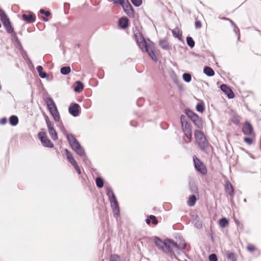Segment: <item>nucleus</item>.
<instances>
[{
	"mask_svg": "<svg viewBox=\"0 0 261 261\" xmlns=\"http://www.w3.org/2000/svg\"><path fill=\"white\" fill-rule=\"evenodd\" d=\"M136 42L140 48L143 51H146L154 61H156L158 58L155 54L154 44L150 40L146 41L143 37L139 33L138 35H136Z\"/></svg>",
	"mask_w": 261,
	"mask_h": 261,
	"instance_id": "1",
	"label": "nucleus"
},
{
	"mask_svg": "<svg viewBox=\"0 0 261 261\" xmlns=\"http://www.w3.org/2000/svg\"><path fill=\"white\" fill-rule=\"evenodd\" d=\"M154 242L156 246L160 249L163 250H167L170 252L173 249L176 250L179 249H183L185 247V243L182 242L179 245L176 243L171 241L169 239H167L164 241H162L158 238H155Z\"/></svg>",
	"mask_w": 261,
	"mask_h": 261,
	"instance_id": "2",
	"label": "nucleus"
},
{
	"mask_svg": "<svg viewBox=\"0 0 261 261\" xmlns=\"http://www.w3.org/2000/svg\"><path fill=\"white\" fill-rule=\"evenodd\" d=\"M67 138L71 147L75 150L77 154L80 156H84L85 155V151L74 136L71 134H68L67 135Z\"/></svg>",
	"mask_w": 261,
	"mask_h": 261,
	"instance_id": "3",
	"label": "nucleus"
},
{
	"mask_svg": "<svg viewBox=\"0 0 261 261\" xmlns=\"http://www.w3.org/2000/svg\"><path fill=\"white\" fill-rule=\"evenodd\" d=\"M194 136L196 143L202 150H204L208 147V142L204 134L199 130H196L194 132Z\"/></svg>",
	"mask_w": 261,
	"mask_h": 261,
	"instance_id": "4",
	"label": "nucleus"
},
{
	"mask_svg": "<svg viewBox=\"0 0 261 261\" xmlns=\"http://www.w3.org/2000/svg\"><path fill=\"white\" fill-rule=\"evenodd\" d=\"M193 161L195 167L197 171L202 174H205L207 171L204 164L195 156L193 157Z\"/></svg>",
	"mask_w": 261,
	"mask_h": 261,
	"instance_id": "5",
	"label": "nucleus"
},
{
	"mask_svg": "<svg viewBox=\"0 0 261 261\" xmlns=\"http://www.w3.org/2000/svg\"><path fill=\"white\" fill-rule=\"evenodd\" d=\"M39 137L41 140L42 144L43 146L47 147L52 148L54 146L53 144L47 138L46 133L44 132H41L39 133Z\"/></svg>",
	"mask_w": 261,
	"mask_h": 261,
	"instance_id": "6",
	"label": "nucleus"
},
{
	"mask_svg": "<svg viewBox=\"0 0 261 261\" xmlns=\"http://www.w3.org/2000/svg\"><path fill=\"white\" fill-rule=\"evenodd\" d=\"M48 131L52 139L56 140L58 139V135L56 130L54 128L53 123L50 122L48 118L45 119Z\"/></svg>",
	"mask_w": 261,
	"mask_h": 261,
	"instance_id": "7",
	"label": "nucleus"
},
{
	"mask_svg": "<svg viewBox=\"0 0 261 261\" xmlns=\"http://www.w3.org/2000/svg\"><path fill=\"white\" fill-rule=\"evenodd\" d=\"M243 132L246 135L252 137L255 136L252 125L248 122H246L243 127Z\"/></svg>",
	"mask_w": 261,
	"mask_h": 261,
	"instance_id": "8",
	"label": "nucleus"
},
{
	"mask_svg": "<svg viewBox=\"0 0 261 261\" xmlns=\"http://www.w3.org/2000/svg\"><path fill=\"white\" fill-rule=\"evenodd\" d=\"M79 105L77 103H74L69 107V112L72 116L76 117L79 114Z\"/></svg>",
	"mask_w": 261,
	"mask_h": 261,
	"instance_id": "9",
	"label": "nucleus"
},
{
	"mask_svg": "<svg viewBox=\"0 0 261 261\" xmlns=\"http://www.w3.org/2000/svg\"><path fill=\"white\" fill-rule=\"evenodd\" d=\"M221 89L223 91L229 98H232L234 96V94L232 90L228 87L226 85L223 84L221 86Z\"/></svg>",
	"mask_w": 261,
	"mask_h": 261,
	"instance_id": "10",
	"label": "nucleus"
},
{
	"mask_svg": "<svg viewBox=\"0 0 261 261\" xmlns=\"http://www.w3.org/2000/svg\"><path fill=\"white\" fill-rule=\"evenodd\" d=\"M111 203V205L112 208L113 210V213L115 216H118L119 214V207L118 202L116 199H114L113 200H110Z\"/></svg>",
	"mask_w": 261,
	"mask_h": 261,
	"instance_id": "11",
	"label": "nucleus"
},
{
	"mask_svg": "<svg viewBox=\"0 0 261 261\" xmlns=\"http://www.w3.org/2000/svg\"><path fill=\"white\" fill-rule=\"evenodd\" d=\"M22 18L23 20L27 21L28 23H32L35 21V16L34 14H23L22 15Z\"/></svg>",
	"mask_w": 261,
	"mask_h": 261,
	"instance_id": "12",
	"label": "nucleus"
},
{
	"mask_svg": "<svg viewBox=\"0 0 261 261\" xmlns=\"http://www.w3.org/2000/svg\"><path fill=\"white\" fill-rule=\"evenodd\" d=\"M49 111L52 116L53 117L54 120L56 121H58L60 120V116L58 112L57 107L55 108H52V109L49 110Z\"/></svg>",
	"mask_w": 261,
	"mask_h": 261,
	"instance_id": "13",
	"label": "nucleus"
},
{
	"mask_svg": "<svg viewBox=\"0 0 261 261\" xmlns=\"http://www.w3.org/2000/svg\"><path fill=\"white\" fill-rule=\"evenodd\" d=\"M4 27L5 28L6 31L10 34H11L13 32L14 30L12 28L11 24L10 23V20H8L7 21H5L3 23Z\"/></svg>",
	"mask_w": 261,
	"mask_h": 261,
	"instance_id": "14",
	"label": "nucleus"
},
{
	"mask_svg": "<svg viewBox=\"0 0 261 261\" xmlns=\"http://www.w3.org/2000/svg\"><path fill=\"white\" fill-rule=\"evenodd\" d=\"M203 72L206 75L209 76H211L214 75V71L213 69L208 66H206L204 68Z\"/></svg>",
	"mask_w": 261,
	"mask_h": 261,
	"instance_id": "15",
	"label": "nucleus"
},
{
	"mask_svg": "<svg viewBox=\"0 0 261 261\" xmlns=\"http://www.w3.org/2000/svg\"><path fill=\"white\" fill-rule=\"evenodd\" d=\"M192 121L198 128L202 127L203 123L202 120L198 116H197V118H194Z\"/></svg>",
	"mask_w": 261,
	"mask_h": 261,
	"instance_id": "16",
	"label": "nucleus"
},
{
	"mask_svg": "<svg viewBox=\"0 0 261 261\" xmlns=\"http://www.w3.org/2000/svg\"><path fill=\"white\" fill-rule=\"evenodd\" d=\"M9 122L12 126H16L18 123V118L15 115L11 116L9 118Z\"/></svg>",
	"mask_w": 261,
	"mask_h": 261,
	"instance_id": "17",
	"label": "nucleus"
},
{
	"mask_svg": "<svg viewBox=\"0 0 261 261\" xmlns=\"http://www.w3.org/2000/svg\"><path fill=\"white\" fill-rule=\"evenodd\" d=\"M66 154L67 156V158L68 161L73 165L75 164L76 162L74 159L73 158L72 155L68 151V150L66 149Z\"/></svg>",
	"mask_w": 261,
	"mask_h": 261,
	"instance_id": "18",
	"label": "nucleus"
},
{
	"mask_svg": "<svg viewBox=\"0 0 261 261\" xmlns=\"http://www.w3.org/2000/svg\"><path fill=\"white\" fill-rule=\"evenodd\" d=\"M119 25L122 28H125L127 27L128 19L126 18H121L119 21Z\"/></svg>",
	"mask_w": 261,
	"mask_h": 261,
	"instance_id": "19",
	"label": "nucleus"
},
{
	"mask_svg": "<svg viewBox=\"0 0 261 261\" xmlns=\"http://www.w3.org/2000/svg\"><path fill=\"white\" fill-rule=\"evenodd\" d=\"M181 127L185 134L192 131L191 126L188 123H184L181 125Z\"/></svg>",
	"mask_w": 261,
	"mask_h": 261,
	"instance_id": "20",
	"label": "nucleus"
},
{
	"mask_svg": "<svg viewBox=\"0 0 261 261\" xmlns=\"http://www.w3.org/2000/svg\"><path fill=\"white\" fill-rule=\"evenodd\" d=\"M173 35L176 38H178L179 40L181 38V34L178 28H176L172 31Z\"/></svg>",
	"mask_w": 261,
	"mask_h": 261,
	"instance_id": "21",
	"label": "nucleus"
},
{
	"mask_svg": "<svg viewBox=\"0 0 261 261\" xmlns=\"http://www.w3.org/2000/svg\"><path fill=\"white\" fill-rule=\"evenodd\" d=\"M228 224V220L225 218H221L219 221V224L222 228L225 227Z\"/></svg>",
	"mask_w": 261,
	"mask_h": 261,
	"instance_id": "22",
	"label": "nucleus"
},
{
	"mask_svg": "<svg viewBox=\"0 0 261 261\" xmlns=\"http://www.w3.org/2000/svg\"><path fill=\"white\" fill-rule=\"evenodd\" d=\"M0 19L2 21L3 23L5 21H7L9 20V19L7 17V15L5 14V12L1 9H0Z\"/></svg>",
	"mask_w": 261,
	"mask_h": 261,
	"instance_id": "23",
	"label": "nucleus"
},
{
	"mask_svg": "<svg viewBox=\"0 0 261 261\" xmlns=\"http://www.w3.org/2000/svg\"><path fill=\"white\" fill-rule=\"evenodd\" d=\"M196 198L195 195L190 196L188 201V204L190 206H193L195 204Z\"/></svg>",
	"mask_w": 261,
	"mask_h": 261,
	"instance_id": "24",
	"label": "nucleus"
},
{
	"mask_svg": "<svg viewBox=\"0 0 261 261\" xmlns=\"http://www.w3.org/2000/svg\"><path fill=\"white\" fill-rule=\"evenodd\" d=\"M122 7L124 9V10L127 13L129 14L132 12V7L129 2L125 3V4Z\"/></svg>",
	"mask_w": 261,
	"mask_h": 261,
	"instance_id": "25",
	"label": "nucleus"
},
{
	"mask_svg": "<svg viewBox=\"0 0 261 261\" xmlns=\"http://www.w3.org/2000/svg\"><path fill=\"white\" fill-rule=\"evenodd\" d=\"M160 45L164 49H168L169 48L168 42L166 40H160Z\"/></svg>",
	"mask_w": 261,
	"mask_h": 261,
	"instance_id": "26",
	"label": "nucleus"
},
{
	"mask_svg": "<svg viewBox=\"0 0 261 261\" xmlns=\"http://www.w3.org/2000/svg\"><path fill=\"white\" fill-rule=\"evenodd\" d=\"M37 70L39 73V76L42 78L47 77V74L45 72H43V67L41 66H38L37 67Z\"/></svg>",
	"mask_w": 261,
	"mask_h": 261,
	"instance_id": "27",
	"label": "nucleus"
},
{
	"mask_svg": "<svg viewBox=\"0 0 261 261\" xmlns=\"http://www.w3.org/2000/svg\"><path fill=\"white\" fill-rule=\"evenodd\" d=\"M76 85L74 87V90L75 92H79L83 89L84 86H83V84L80 81L76 82Z\"/></svg>",
	"mask_w": 261,
	"mask_h": 261,
	"instance_id": "28",
	"label": "nucleus"
},
{
	"mask_svg": "<svg viewBox=\"0 0 261 261\" xmlns=\"http://www.w3.org/2000/svg\"><path fill=\"white\" fill-rule=\"evenodd\" d=\"M46 104L49 110L52 109V108H56L55 102L51 99H48L46 101Z\"/></svg>",
	"mask_w": 261,
	"mask_h": 261,
	"instance_id": "29",
	"label": "nucleus"
},
{
	"mask_svg": "<svg viewBox=\"0 0 261 261\" xmlns=\"http://www.w3.org/2000/svg\"><path fill=\"white\" fill-rule=\"evenodd\" d=\"M71 69L69 66L63 67L61 69V73L63 75H67L70 73Z\"/></svg>",
	"mask_w": 261,
	"mask_h": 261,
	"instance_id": "30",
	"label": "nucleus"
},
{
	"mask_svg": "<svg viewBox=\"0 0 261 261\" xmlns=\"http://www.w3.org/2000/svg\"><path fill=\"white\" fill-rule=\"evenodd\" d=\"M186 114L191 119V120L194 119V118H197V116H198L195 113L190 110L186 111Z\"/></svg>",
	"mask_w": 261,
	"mask_h": 261,
	"instance_id": "31",
	"label": "nucleus"
},
{
	"mask_svg": "<svg viewBox=\"0 0 261 261\" xmlns=\"http://www.w3.org/2000/svg\"><path fill=\"white\" fill-rule=\"evenodd\" d=\"M107 195L109 196L110 200H113L116 199L112 190L111 189H108Z\"/></svg>",
	"mask_w": 261,
	"mask_h": 261,
	"instance_id": "32",
	"label": "nucleus"
},
{
	"mask_svg": "<svg viewBox=\"0 0 261 261\" xmlns=\"http://www.w3.org/2000/svg\"><path fill=\"white\" fill-rule=\"evenodd\" d=\"M225 189L227 193L231 194L233 191L232 185L230 183H227L225 186Z\"/></svg>",
	"mask_w": 261,
	"mask_h": 261,
	"instance_id": "33",
	"label": "nucleus"
},
{
	"mask_svg": "<svg viewBox=\"0 0 261 261\" xmlns=\"http://www.w3.org/2000/svg\"><path fill=\"white\" fill-rule=\"evenodd\" d=\"M187 42L188 45L191 48L193 47L195 45V42L191 37H188L187 38Z\"/></svg>",
	"mask_w": 261,
	"mask_h": 261,
	"instance_id": "34",
	"label": "nucleus"
},
{
	"mask_svg": "<svg viewBox=\"0 0 261 261\" xmlns=\"http://www.w3.org/2000/svg\"><path fill=\"white\" fill-rule=\"evenodd\" d=\"M196 110L197 111L202 113L204 110L203 103H198L196 105Z\"/></svg>",
	"mask_w": 261,
	"mask_h": 261,
	"instance_id": "35",
	"label": "nucleus"
},
{
	"mask_svg": "<svg viewBox=\"0 0 261 261\" xmlns=\"http://www.w3.org/2000/svg\"><path fill=\"white\" fill-rule=\"evenodd\" d=\"M96 186L98 188H102L103 186V182L102 179L100 177H97L96 179Z\"/></svg>",
	"mask_w": 261,
	"mask_h": 261,
	"instance_id": "36",
	"label": "nucleus"
},
{
	"mask_svg": "<svg viewBox=\"0 0 261 261\" xmlns=\"http://www.w3.org/2000/svg\"><path fill=\"white\" fill-rule=\"evenodd\" d=\"M184 80L186 82H190L191 80V76L189 73H184L182 75Z\"/></svg>",
	"mask_w": 261,
	"mask_h": 261,
	"instance_id": "37",
	"label": "nucleus"
},
{
	"mask_svg": "<svg viewBox=\"0 0 261 261\" xmlns=\"http://www.w3.org/2000/svg\"><path fill=\"white\" fill-rule=\"evenodd\" d=\"M131 2L136 7H139L142 3L141 0H131Z\"/></svg>",
	"mask_w": 261,
	"mask_h": 261,
	"instance_id": "38",
	"label": "nucleus"
},
{
	"mask_svg": "<svg viewBox=\"0 0 261 261\" xmlns=\"http://www.w3.org/2000/svg\"><path fill=\"white\" fill-rule=\"evenodd\" d=\"M110 261H120V258L118 255L114 254L111 255Z\"/></svg>",
	"mask_w": 261,
	"mask_h": 261,
	"instance_id": "39",
	"label": "nucleus"
},
{
	"mask_svg": "<svg viewBox=\"0 0 261 261\" xmlns=\"http://www.w3.org/2000/svg\"><path fill=\"white\" fill-rule=\"evenodd\" d=\"M210 261H217V257L215 254H212L209 256Z\"/></svg>",
	"mask_w": 261,
	"mask_h": 261,
	"instance_id": "40",
	"label": "nucleus"
},
{
	"mask_svg": "<svg viewBox=\"0 0 261 261\" xmlns=\"http://www.w3.org/2000/svg\"><path fill=\"white\" fill-rule=\"evenodd\" d=\"M244 141L245 142L247 143L249 145H251L252 143V139L249 137H246L244 139Z\"/></svg>",
	"mask_w": 261,
	"mask_h": 261,
	"instance_id": "41",
	"label": "nucleus"
},
{
	"mask_svg": "<svg viewBox=\"0 0 261 261\" xmlns=\"http://www.w3.org/2000/svg\"><path fill=\"white\" fill-rule=\"evenodd\" d=\"M190 189L191 190V191L193 193H197L198 192V189L197 188L194 186V185H193V186H190Z\"/></svg>",
	"mask_w": 261,
	"mask_h": 261,
	"instance_id": "42",
	"label": "nucleus"
},
{
	"mask_svg": "<svg viewBox=\"0 0 261 261\" xmlns=\"http://www.w3.org/2000/svg\"><path fill=\"white\" fill-rule=\"evenodd\" d=\"M149 219L152 220V222L153 224H157L158 221H157V220H156V218H155V217L154 216L150 215L149 216Z\"/></svg>",
	"mask_w": 261,
	"mask_h": 261,
	"instance_id": "43",
	"label": "nucleus"
},
{
	"mask_svg": "<svg viewBox=\"0 0 261 261\" xmlns=\"http://www.w3.org/2000/svg\"><path fill=\"white\" fill-rule=\"evenodd\" d=\"M180 121L181 125L184 124V123H188L187 121H186V116L184 115L181 116Z\"/></svg>",
	"mask_w": 261,
	"mask_h": 261,
	"instance_id": "44",
	"label": "nucleus"
},
{
	"mask_svg": "<svg viewBox=\"0 0 261 261\" xmlns=\"http://www.w3.org/2000/svg\"><path fill=\"white\" fill-rule=\"evenodd\" d=\"M73 166H74V169H75L76 172L79 173V174H80L81 173V170H80V168L77 166V163H76L75 164H73Z\"/></svg>",
	"mask_w": 261,
	"mask_h": 261,
	"instance_id": "45",
	"label": "nucleus"
},
{
	"mask_svg": "<svg viewBox=\"0 0 261 261\" xmlns=\"http://www.w3.org/2000/svg\"><path fill=\"white\" fill-rule=\"evenodd\" d=\"M40 12L41 13V14H44L45 15V16H49L50 15V12L49 11H44L43 9H41L40 10Z\"/></svg>",
	"mask_w": 261,
	"mask_h": 261,
	"instance_id": "46",
	"label": "nucleus"
},
{
	"mask_svg": "<svg viewBox=\"0 0 261 261\" xmlns=\"http://www.w3.org/2000/svg\"><path fill=\"white\" fill-rule=\"evenodd\" d=\"M247 249L249 251H253L255 250V248L253 246L249 245L247 246Z\"/></svg>",
	"mask_w": 261,
	"mask_h": 261,
	"instance_id": "47",
	"label": "nucleus"
},
{
	"mask_svg": "<svg viewBox=\"0 0 261 261\" xmlns=\"http://www.w3.org/2000/svg\"><path fill=\"white\" fill-rule=\"evenodd\" d=\"M195 226L198 228H200L202 227V223L200 221H197L195 222Z\"/></svg>",
	"mask_w": 261,
	"mask_h": 261,
	"instance_id": "48",
	"label": "nucleus"
},
{
	"mask_svg": "<svg viewBox=\"0 0 261 261\" xmlns=\"http://www.w3.org/2000/svg\"><path fill=\"white\" fill-rule=\"evenodd\" d=\"M128 1L127 0H118V3L120 4L122 6L125 4V3H127Z\"/></svg>",
	"mask_w": 261,
	"mask_h": 261,
	"instance_id": "49",
	"label": "nucleus"
},
{
	"mask_svg": "<svg viewBox=\"0 0 261 261\" xmlns=\"http://www.w3.org/2000/svg\"><path fill=\"white\" fill-rule=\"evenodd\" d=\"M196 28H200L201 27V23L200 21H196L195 23Z\"/></svg>",
	"mask_w": 261,
	"mask_h": 261,
	"instance_id": "50",
	"label": "nucleus"
},
{
	"mask_svg": "<svg viewBox=\"0 0 261 261\" xmlns=\"http://www.w3.org/2000/svg\"><path fill=\"white\" fill-rule=\"evenodd\" d=\"M7 122V119L5 117L3 118L1 120V123L2 124H5Z\"/></svg>",
	"mask_w": 261,
	"mask_h": 261,
	"instance_id": "51",
	"label": "nucleus"
},
{
	"mask_svg": "<svg viewBox=\"0 0 261 261\" xmlns=\"http://www.w3.org/2000/svg\"><path fill=\"white\" fill-rule=\"evenodd\" d=\"M185 135L188 138L191 140L192 136V131L186 134Z\"/></svg>",
	"mask_w": 261,
	"mask_h": 261,
	"instance_id": "52",
	"label": "nucleus"
},
{
	"mask_svg": "<svg viewBox=\"0 0 261 261\" xmlns=\"http://www.w3.org/2000/svg\"><path fill=\"white\" fill-rule=\"evenodd\" d=\"M234 222L236 223V224L238 225V226H239L240 223V222L239 221V220H237V219H234Z\"/></svg>",
	"mask_w": 261,
	"mask_h": 261,
	"instance_id": "53",
	"label": "nucleus"
},
{
	"mask_svg": "<svg viewBox=\"0 0 261 261\" xmlns=\"http://www.w3.org/2000/svg\"><path fill=\"white\" fill-rule=\"evenodd\" d=\"M146 222L147 223V224H149L150 222V219H149V217L148 218H147L146 220Z\"/></svg>",
	"mask_w": 261,
	"mask_h": 261,
	"instance_id": "54",
	"label": "nucleus"
},
{
	"mask_svg": "<svg viewBox=\"0 0 261 261\" xmlns=\"http://www.w3.org/2000/svg\"><path fill=\"white\" fill-rule=\"evenodd\" d=\"M234 31L237 32V31H239L238 28H237L236 27H234Z\"/></svg>",
	"mask_w": 261,
	"mask_h": 261,
	"instance_id": "55",
	"label": "nucleus"
},
{
	"mask_svg": "<svg viewBox=\"0 0 261 261\" xmlns=\"http://www.w3.org/2000/svg\"><path fill=\"white\" fill-rule=\"evenodd\" d=\"M232 256H233V253H230L229 254V257H232Z\"/></svg>",
	"mask_w": 261,
	"mask_h": 261,
	"instance_id": "56",
	"label": "nucleus"
},
{
	"mask_svg": "<svg viewBox=\"0 0 261 261\" xmlns=\"http://www.w3.org/2000/svg\"><path fill=\"white\" fill-rule=\"evenodd\" d=\"M232 256H233V253H230L229 254V257H232Z\"/></svg>",
	"mask_w": 261,
	"mask_h": 261,
	"instance_id": "57",
	"label": "nucleus"
},
{
	"mask_svg": "<svg viewBox=\"0 0 261 261\" xmlns=\"http://www.w3.org/2000/svg\"><path fill=\"white\" fill-rule=\"evenodd\" d=\"M43 20L45 21H47L48 20V19L47 18H43Z\"/></svg>",
	"mask_w": 261,
	"mask_h": 261,
	"instance_id": "58",
	"label": "nucleus"
},
{
	"mask_svg": "<svg viewBox=\"0 0 261 261\" xmlns=\"http://www.w3.org/2000/svg\"><path fill=\"white\" fill-rule=\"evenodd\" d=\"M228 19V20H229L230 21V22L232 23V25H233V24H233V22L232 21H231V20H229V19Z\"/></svg>",
	"mask_w": 261,
	"mask_h": 261,
	"instance_id": "59",
	"label": "nucleus"
}]
</instances>
